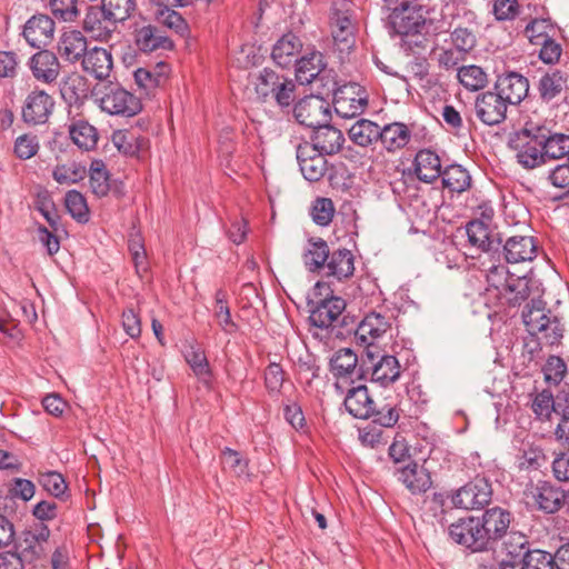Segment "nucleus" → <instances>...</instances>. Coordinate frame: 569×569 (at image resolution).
<instances>
[{"instance_id":"f257e3e1","label":"nucleus","mask_w":569,"mask_h":569,"mask_svg":"<svg viewBox=\"0 0 569 569\" xmlns=\"http://www.w3.org/2000/svg\"><path fill=\"white\" fill-rule=\"evenodd\" d=\"M422 7H402L391 16L393 30L402 37V41L409 48L412 46L426 48L428 36H435L443 31L445 23L437 26L425 17Z\"/></svg>"},{"instance_id":"f03ea898","label":"nucleus","mask_w":569,"mask_h":569,"mask_svg":"<svg viewBox=\"0 0 569 569\" xmlns=\"http://www.w3.org/2000/svg\"><path fill=\"white\" fill-rule=\"evenodd\" d=\"M92 97L100 109L111 116L133 117L142 110L140 99L117 82L96 84Z\"/></svg>"},{"instance_id":"7ed1b4c3","label":"nucleus","mask_w":569,"mask_h":569,"mask_svg":"<svg viewBox=\"0 0 569 569\" xmlns=\"http://www.w3.org/2000/svg\"><path fill=\"white\" fill-rule=\"evenodd\" d=\"M523 323L530 335H541L548 345H556L562 338V328L551 311L546 309V302L540 298H531L522 311Z\"/></svg>"},{"instance_id":"20e7f679","label":"nucleus","mask_w":569,"mask_h":569,"mask_svg":"<svg viewBox=\"0 0 569 569\" xmlns=\"http://www.w3.org/2000/svg\"><path fill=\"white\" fill-rule=\"evenodd\" d=\"M253 84L260 99H273L281 109L289 108L296 98L295 81L268 68L259 72Z\"/></svg>"},{"instance_id":"39448f33","label":"nucleus","mask_w":569,"mask_h":569,"mask_svg":"<svg viewBox=\"0 0 569 569\" xmlns=\"http://www.w3.org/2000/svg\"><path fill=\"white\" fill-rule=\"evenodd\" d=\"M508 144L516 152L519 164L525 169H535L543 164L539 126L527 123L525 128L510 134Z\"/></svg>"},{"instance_id":"423d86ee","label":"nucleus","mask_w":569,"mask_h":569,"mask_svg":"<svg viewBox=\"0 0 569 569\" xmlns=\"http://www.w3.org/2000/svg\"><path fill=\"white\" fill-rule=\"evenodd\" d=\"M492 497V487L488 479L477 477L451 495L456 508L475 510L485 508Z\"/></svg>"},{"instance_id":"0eeeda50","label":"nucleus","mask_w":569,"mask_h":569,"mask_svg":"<svg viewBox=\"0 0 569 569\" xmlns=\"http://www.w3.org/2000/svg\"><path fill=\"white\" fill-rule=\"evenodd\" d=\"M450 538L458 545L472 551H482L491 548L483 526L479 518L468 517L449 527Z\"/></svg>"},{"instance_id":"6e6552de","label":"nucleus","mask_w":569,"mask_h":569,"mask_svg":"<svg viewBox=\"0 0 569 569\" xmlns=\"http://www.w3.org/2000/svg\"><path fill=\"white\" fill-rule=\"evenodd\" d=\"M346 301L336 296L325 298L317 302L311 310L309 320L312 326L320 329L337 328L347 326Z\"/></svg>"},{"instance_id":"1a4fd4ad","label":"nucleus","mask_w":569,"mask_h":569,"mask_svg":"<svg viewBox=\"0 0 569 569\" xmlns=\"http://www.w3.org/2000/svg\"><path fill=\"white\" fill-rule=\"evenodd\" d=\"M50 536L49 527L41 522L26 528L17 542L20 556L29 560L42 559L48 552Z\"/></svg>"},{"instance_id":"9d476101","label":"nucleus","mask_w":569,"mask_h":569,"mask_svg":"<svg viewBox=\"0 0 569 569\" xmlns=\"http://www.w3.org/2000/svg\"><path fill=\"white\" fill-rule=\"evenodd\" d=\"M297 121L306 127L316 128L330 120L329 103L317 94L299 100L293 108Z\"/></svg>"},{"instance_id":"9b49d317","label":"nucleus","mask_w":569,"mask_h":569,"mask_svg":"<svg viewBox=\"0 0 569 569\" xmlns=\"http://www.w3.org/2000/svg\"><path fill=\"white\" fill-rule=\"evenodd\" d=\"M526 497L528 505L545 513L557 512L566 499L562 490L546 481H540L528 488Z\"/></svg>"},{"instance_id":"f8f14e48","label":"nucleus","mask_w":569,"mask_h":569,"mask_svg":"<svg viewBox=\"0 0 569 569\" xmlns=\"http://www.w3.org/2000/svg\"><path fill=\"white\" fill-rule=\"evenodd\" d=\"M508 106L495 90H489L477 96L475 111L482 123L496 126L506 119Z\"/></svg>"},{"instance_id":"ddd939ff","label":"nucleus","mask_w":569,"mask_h":569,"mask_svg":"<svg viewBox=\"0 0 569 569\" xmlns=\"http://www.w3.org/2000/svg\"><path fill=\"white\" fill-rule=\"evenodd\" d=\"M54 31L53 19L48 14L37 13L26 21L21 36L30 47L41 49L53 40Z\"/></svg>"},{"instance_id":"4468645a","label":"nucleus","mask_w":569,"mask_h":569,"mask_svg":"<svg viewBox=\"0 0 569 569\" xmlns=\"http://www.w3.org/2000/svg\"><path fill=\"white\" fill-rule=\"evenodd\" d=\"M367 104V93L358 84L345 86L335 93V110L342 118H353L361 114Z\"/></svg>"},{"instance_id":"2eb2a0df","label":"nucleus","mask_w":569,"mask_h":569,"mask_svg":"<svg viewBox=\"0 0 569 569\" xmlns=\"http://www.w3.org/2000/svg\"><path fill=\"white\" fill-rule=\"evenodd\" d=\"M493 90L509 106L519 104L529 92L528 79L518 72H506L497 77Z\"/></svg>"},{"instance_id":"dca6fc26","label":"nucleus","mask_w":569,"mask_h":569,"mask_svg":"<svg viewBox=\"0 0 569 569\" xmlns=\"http://www.w3.org/2000/svg\"><path fill=\"white\" fill-rule=\"evenodd\" d=\"M54 101L42 90L31 91L22 107V119L29 124H43L52 113Z\"/></svg>"},{"instance_id":"f3484780","label":"nucleus","mask_w":569,"mask_h":569,"mask_svg":"<svg viewBox=\"0 0 569 569\" xmlns=\"http://www.w3.org/2000/svg\"><path fill=\"white\" fill-rule=\"evenodd\" d=\"M116 28L117 22L107 14L102 6H91L88 8L83 19V29L96 40L108 41Z\"/></svg>"},{"instance_id":"a211bd4d","label":"nucleus","mask_w":569,"mask_h":569,"mask_svg":"<svg viewBox=\"0 0 569 569\" xmlns=\"http://www.w3.org/2000/svg\"><path fill=\"white\" fill-rule=\"evenodd\" d=\"M297 160L302 176L308 181H319L327 171L325 156L317 152L310 143H303L298 147Z\"/></svg>"},{"instance_id":"6ab92c4d","label":"nucleus","mask_w":569,"mask_h":569,"mask_svg":"<svg viewBox=\"0 0 569 569\" xmlns=\"http://www.w3.org/2000/svg\"><path fill=\"white\" fill-rule=\"evenodd\" d=\"M33 77L42 83H53L60 74V62L57 56L49 50H40L29 60Z\"/></svg>"},{"instance_id":"aec40b11","label":"nucleus","mask_w":569,"mask_h":569,"mask_svg":"<svg viewBox=\"0 0 569 569\" xmlns=\"http://www.w3.org/2000/svg\"><path fill=\"white\" fill-rule=\"evenodd\" d=\"M537 242L533 237L513 236L503 244V254L509 263L531 261L537 257Z\"/></svg>"},{"instance_id":"412c9836","label":"nucleus","mask_w":569,"mask_h":569,"mask_svg":"<svg viewBox=\"0 0 569 569\" xmlns=\"http://www.w3.org/2000/svg\"><path fill=\"white\" fill-rule=\"evenodd\" d=\"M481 526L486 530L487 538L490 546L503 538L508 533V528L511 523V513L500 507L487 509L480 519Z\"/></svg>"},{"instance_id":"4be33fe9","label":"nucleus","mask_w":569,"mask_h":569,"mask_svg":"<svg viewBox=\"0 0 569 569\" xmlns=\"http://www.w3.org/2000/svg\"><path fill=\"white\" fill-rule=\"evenodd\" d=\"M313 129L315 131L311 137L312 143L310 146L315 148L317 152L326 156L335 154L340 151L345 142V137L339 129L328 124V122Z\"/></svg>"},{"instance_id":"5701e85b","label":"nucleus","mask_w":569,"mask_h":569,"mask_svg":"<svg viewBox=\"0 0 569 569\" xmlns=\"http://www.w3.org/2000/svg\"><path fill=\"white\" fill-rule=\"evenodd\" d=\"M529 296V280L525 277H511V281H509L491 303L501 309L517 307L527 300Z\"/></svg>"},{"instance_id":"b1692460","label":"nucleus","mask_w":569,"mask_h":569,"mask_svg":"<svg viewBox=\"0 0 569 569\" xmlns=\"http://www.w3.org/2000/svg\"><path fill=\"white\" fill-rule=\"evenodd\" d=\"M81 66L86 73L98 80H106L113 67L111 52L104 48L93 47L83 57Z\"/></svg>"},{"instance_id":"393cba45","label":"nucleus","mask_w":569,"mask_h":569,"mask_svg":"<svg viewBox=\"0 0 569 569\" xmlns=\"http://www.w3.org/2000/svg\"><path fill=\"white\" fill-rule=\"evenodd\" d=\"M397 478L413 495L426 492L432 483L430 473L415 461L397 469Z\"/></svg>"},{"instance_id":"a878e982","label":"nucleus","mask_w":569,"mask_h":569,"mask_svg":"<svg viewBox=\"0 0 569 569\" xmlns=\"http://www.w3.org/2000/svg\"><path fill=\"white\" fill-rule=\"evenodd\" d=\"M370 361L371 381L387 387L393 383L400 377V365L395 356L383 355L378 361L373 362V356L367 352Z\"/></svg>"},{"instance_id":"bb28decb","label":"nucleus","mask_w":569,"mask_h":569,"mask_svg":"<svg viewBox=\"0 0 569 569\" xmlns=\"http://www.w3.org/2000/svg\"><path fill=\"white\" fill-rule=\"evenodd\" d=\"M88 50L87 39L78 30L66 31L59 40V54L70 63L82 61Z\"/></svg>"},{"instance_id":"cd10ccee","label":"nucleus","mask_w":569,"mask_h":569,"mask_svg":"<svg viewBox=\"0 0 569 569\" xmlns=\"http://www.w3.org/2000/svg\"><path fill=\"white\" fill-rule=\"evenodd\" d=\"M346 410L357 419H368L375 409V400L366 386L351 388L345 398Z\"/></svg>"},{"instance_id":"c85d7f7f","label":"nucleus","mask_w":569,"mask_h":569,"mask_svg":"<svg viewBox=\"0 0 569 569\" xmlns=\"http://www.w3.org/2000/svg\"><path fill=\"white\" fill-rule=\"evenodd\" d=\"M302 49V42L292 32L283 34L272 48L271 57L281 68H287L299 60L297 57Z\"/></svg>"},{"instance_id":"c756f323","label":"nucleus","mask_w":569,"mask_h":569,"mask_svg":"<svg viewBox=\"0 0 569 569\" xmlns=\"http://www.w3.org/2000/svg\"><path fill=\"white\" fill-rule=\"evenodd\" d=\"M539 136L543 148V164L569 154V136L565 133H552L546 127L540 126Z\"/></svg>"},{"instance_id":"7c9ffc66","label":"nucleus","mask_w":569,"mask_h":569,"mask_svg":"<svg viewBox=\"0 0 569 569\" xmlns=\"http://www.w3.org/2000/svg\"><path fill=\"white\" fill-rule=\"evenodd\" d=\"M411 139V131L402 122H392L379 127L378 141L388 152H396L403 149Z\"/></svg>"},{"instance_id":"2f4dec72","label":"nucleus","mask_w":569,"mask_h":569,"mask_svg":"<svg viewBox=\"0 0 569 569\" xmlns=\"http://www.w3.org/2000/svg\"><path fill=\"white\" fill-rule=\"evenodd\" d=\"M136 44L143 52H153L157 50H171L172 40L167 37L159 28L148 24L136 32Z\"/></svg>"},{"instance_id":"473e14b6","label":"nucleus","mask_w":569,"mask_h":569,"mask_svg":"<svg viewBox=\"0 0 569 569\" xmlns=\"http://www.w3.org/2000/svg\"><path fill=\"white\" fill-rule=\"evenodd\" d=\"M415 171L419 180L428 183L435 181L442 173L439 156L429 149L418 151L415 158Z\"/></svg>"},{"instance_id":"72a5a7b5","label":"nucleus","mask_w":569,"mask_h":569,"mask_svg":"<svg viewBox=\"0 0 569 569\" xmlns=\"http://www.w3.org/2000/svg\"><path fill=\"white\" fill-rule=\"evenodd\" d=\"M326 62L319 51L301 57L296 63V78L301 84H309L325 70Z\"/></svg>"},{"instance_id":"f704fd0d","label":"nucleus","mask_w":569,"mask_h":569,"mask_svg":"<svg viewBox=\"0 0 569 569\" xmlns=\"http://www.w3.org/2000/svg\"><path fill=\"white\" fill-rule=\"evenodd\" d=\"M326 274L338 280L351 277L355 272V257L348 249H338L329 253Z\"/></svg>"},{"instance_id":"c9c22d12","label":"nucleus","mask_w":569,"mask_h":569,"mask_svg":"<svg viewBox=\"0 0 569 569\" xmlns=\"http://www.w3.org/2000/svg\"><path fill=\"white\" fill-rule=\"evenodd\" d=\"M169 68L160 62L153 68H138L133 76L137 86L149 94L153 89L162 86L168 76Z\"/></svg>"},{"instance_id":"e433bc0d","label":"nucleus","mask_w":569,"mask_h":569,"mask_svg":"<svg viewBox=\"0 0 569 569\" xmlns=\"http://www.w3.org/2000/svg\"><path fill=\"white\" fill-rule=\"evenodd\" d=\"M390 327L389 319L379 313L370 312L358 325L356 335L363 342L370 343L368 339H376L381 337Z\"/></svg>"},{"instance_id":"4c0bfd02","label":"nucleus","mask_w":569,"mask_h":569,"mask_svg":"<svg viewBox=\"0 0 569 569\" xmlns=\"http://www.w3.org/2000/svg\"><path fill=\"white\" fill-rule=\"evenodd\" d=\"M486 299L488 302H491L500 291L511 281V277L513 274L509 273L508 268L502 263H491L486 269Z\"/></svg>"},{"instance_id":"58836bf2","label":"nucleus","mask_w":569,"mask_h":569,"mask_svg":"<svg viewBox=\"0 0 569 569\" xmlns=\"http://www.w3.org/2000/svg\"><path fill=\"white\" fill-rule=\"evenodd\" d=\"M72 142L81 150L90 151L97 147L98 131L86 120H76L69 126Z\"/></svg>"},{"instance_id":"ea45409f","label":"nucleus","mask_w":569,"mask_h":569,"mask_svg":"<svg viewBox=\"0 0 569 569\" xmlns=\"http://www.w3.org/2000/svg\"><path fill=\"white\" fill-rule=\"evenodd\" d=\"M399 417L400 411L392 392H389L383 401H375V409L370 417L375 423L385 428H391L398 422Z\"/></svg>"},{"instance_id":"a19ab883","label":"nucleus","mask_w":569,"mask_h":569,"mask_svg":"<svg viewBox=\"0 0 569 569\" xmlns=\"http://www.w3.org/2000/svg\"><path fill=\"white\" fill-rule=\"evenodd\" d=\"M442 184L450 192L462 193L471 187V176L460 164H450L441 173Z\"/></svg>"},{"instance_id":"79ce46f5","label":"nucleus","mask_w":569,"mask_h":569,"mask_svg":"<svg viewBox=\"0 0 569 569\" xmlns=\"http://www.w3.org/2000/svg\"><path fill=\"white\" fill-rule=\"evenodd\" d=\"M329 253V247L323 239L317 238L309 240L308 248L303 253L306 268L312 272L325 268Z\"/></svg>"},{"instance_id":"37998d69","label":"nucleus","mask_w":569,"mask_h":569,"mask_svg":"<svg viewBox=\"0 0 569 569\" xmlns=\"http://www.w3.org/2000/svg\"><path fill=\"white\" fill-rule=\"evenodd\" d=\"M330 28L335 44L339 51L343 52L353 46L355 23L352 16H343L338 21H331Z\"/></svg>"},{"instance_id":"c03bdc74","label":"nucleus","mask_w":569,"mask_h":569,"mask_svg":"<svg viewBox=\"0 0 569 569\" xmlns=\"http://www.w3.org/2000/svg\"><path fill=\"white\" fill-rule=\"evenodd\" d=\"M503 549L507 556L510 557V560L505 561L512 562L518 567L526 557L527 550H531L529 548V541L527 537L518 531L506 533L503 540Z\"/></svg>"},{"instance_id":"a18cd8bd","label":"nucleus","mask_w":569,"mask_h":569,"mask_svg":"<svg viewBox=\"0 0 569 569\" xmlns=\"http://www.w3.org/2000/svg\"><path fill=\"white\" fill-rule=\"evenodd\" d=\"M378 130L379 126L376 122L361 119L350 127L348 134L353 143L360 147H368L372 142L378 141Z\"/></svg>"},{"instance_id":"49530a36","label":"nucleus","mask_w":569,"mask_h":569,"mask_svg":"<svg viewBox=\"0 0 569 569\" xmlns=\"http://www.w3.org/2000/svg\"><path fill=\"white\" fill-rule=\"evenodd\" d=\"M358 357L350 348L339 349L330 359V370L337 377H348L357 368Z\"/></svg>"},{"instance_id":"de8ad7c7","label":"nucleus","mask_w":569,"mask_h":569,"mask_svg":"<svg viewBox=\"0 0 569 569\" xmlns=\"http://www.w3.org/2000/svg\"><path fill=\"white\" fill-rule=\"evenodd\" d=\"M457 78L459 82L470 91H477L486 87L488 82L487 73L476 64L463 66L458 69Z\"/></svg>"},{"instance_id":"09e8293b","label":"nucleus","mask_w":569,"mask_h":569,"mask_svg":"<svg viewBox=\"0 0 569 569\" xmlns=\"http://www.w3.org/2000/svg\"><path fill=\"white\" fill-rule=\"evenodd\" d=\"M567 82L563 72L555 70L543 74L539 81V92L545 101H551L561 93Z\"/></svg>"},{"instance_id":"8fccbe9b","label":"nucleus","mask_w":569,"mask_h":569,"mask_svg":"<svg viewBox=\"0 0 569 569\" xmlns=\"http://www.w3.org/2000/svg\"><path fill=\"white\" fill-rule=\"evenodd\" d=\"M466 232L468 240L472 246L478 247L486 252L493 249L495 240L491 239L490 230L485 222L479 220L470 221L466 226Z\"/></svg>"},{"instance_id":"3c124183","label":"nucleus","mask_w":569,"mask_h":569,"mask_svg":"<svg viewBox=\"0 0 569 569\" xmlns=\"http://www.w3.org/2000/svg\"><path fill=\"white\" fill-rule=\"evenodd\" d=\"M213 316L223 332L232 335L237 331L238 326L231 319L230 308L227 305V293L222 289L216 292Z\"/></svg>"},{"instance_id":"603ef678","label":"nucleus","mask_w":569,"mask_h":569,"mask_svg":"<svg viewBox=\"0 0 569 569\" xmlns=\"http://www.w3.org/2000/svg\"><path fill=\"white\" fill-rule=\"evenodd\" d=\"M89 183L92 192L98 197H104L110 189L109 172L102 160H93L90 166Z\"/></svg>"},{"instance_id":"864d4df0","label":"nucleus","mask_w":569,"mask_h":569,"mask_svg":"<svg viewBox=\"0 0 569 569\" xmlns=\"http://www.w3.org/2000/svg\"><path fill=\"white\" fill-rule=\"evenodd\" d=\"M101 6L107 11V14L118 24L132 16L137 3L136 0H102Z\"/></svg>"},{"instance_id":"5fc2aeb1","label":"nucleus","mask_w":569,"mask_h":569,"mask_svg":"<svg viewBox=\"0 0 569 569\" xmlns=\"http://www.w3.org/2000/svg\"><path fill=\"white\" fill-rule=\"evenodd\" d=\"M519 569H557L555 556L541 549L527 550Z\"/></svg>"},{"instance_id":"6e6d98bb","label":"nucleus","mask_w":569,"mask_h":569,"mask_svg":"<svg viewBox=\"0 0 569 569\" xmlns=\"http://www.w3.org/2000/svg\"><path fill=\"white\" fill-rule=\"evenodd\" d=\"M184 359L198 378L203 381L210 378L211 371L209 363L204 352L200 348L190 346L184 352Z\"/></svg>"},{"instance_id":"4d7b16f0","label":"nucleus","mask_w":569,"mask_h":569,"mask_svg":"<svg viewBox=\"0 0 569 569\" xmlns=\"http://www.w3.org/2000/svg\"><path fill=\"white\" fill-rule=\"evenodd\" d=\"M52 174L60 184H72L82 180L87 174V170L86 167L77 162H69L57 166Z\"/></svg>"},{"instance_id":"13d9d810","label":"nucleus","mask_w":569,"mask_h":569,"mask_svg":"<svg viewBox=\"0 0 569 569\" xmlns=\"http://www.w3.org/2000/svg\"><path fill=\"white\" fill-rule=\"evenodd\" d=\"M68 212L79 222H87L89 219V210L84 197L76 191H68L64 199Z\"/></svg>"},{"instance_id":"bf43d9fd","label":"nucleus","mask_w":569,"mask_h":569,"mask_svg":"<svg viewBox=\"0 0 569 569\" xmlns=\"http://www.w3.org/2000/svg\"><path fill=\"white\" fill-rule=\"evenodd\" d=\"M51 13L64 22H73L80 14L78 0H49Z\"/></svg>"},{"instance_id":"052dcab7","label":"nucleus","mask_w":569,"mask_h":569,"mask_svg":"<svg viewBox=\"0 0 569 569\" xmlns=\"http://www.w3.org/2000/svg\"><path fill=\"white\" fill-rule=\"evenodd\" d=\"M553 30L549 20L536 19L527 24L525 34L530 43L538 46L551 38L550 32Z\"/></svg>"},{"instance_id":"680f3d73","label":"nucleus","mask_w":569,"mask_h":569,"mask_svg":"<svg viewBox=\"0 0 569 569\" xmlns=\"http://www.w3.org/2000/svg\"><path fill=\"white\" fill-rule=\"evenodd\" d=\"M335 206L329 198H317L312 204L311 217L318 226H328L333 218Z\"/></svg>"},{"instance_id":"e2e57ef3","label":"nucleus","mask_w":569,"mask_h":569,"mask_svg":"<svg viewBox=\"0 0 569 569\" xmlns=\"http://www.w3.org/2000/svg\"><path fill=\"white\" fill-rule=\"evenodd\" d=\"M221 463L224 469L230 470L233 475L240 477L247 473L248 462L240 453L233 449L226 447L221 451Z\"/></svg>"},{"instance_id":"0e129e2a","label":"nucleus","mask_w":569,"mask_h":569,"mask_svg":"<svg viewBox=\"0 0 569 569\" xmlns=\"http://www.w3.org/2000/svg\"><path fill=\"white\" fill-rule=\"evenodd\" d=\"M157 18L160 23L173 30L176 33L180 36H183L188 30V26L184 19L181 17L180 13L172 9L158 10Z\"/></svg>"},{"instance_id":"69168bd1","label":"nucleus","mask_w":569,"mask_h":569,"mask_svg":"<svg viewBox=\"0 0 569 569\" xmlns=\"http://www.w3.org/2000/svg\"><path fill=\"white\" fill-rule=\"evenodd\" d=\"M39 482L47 492L57 498L61 497L67 489L64 478L56 471L41 475Z\"/></svg>"},{"instance_id":"338daca9","label":"nucleus","mask_w":569,"mask_h":569,"mask_svg":"<svg viewBox=\"0 0 569 569\" xmlns=\"http://www.w3.org/2000/svg\"><path fill=\"white\" fill-rule=\"evenodd\" d=\"M451 42L456 50L465 56L476 46V36L467 28H457L451 33Z\"/></svg>"},{"instance_id":"774afa93","label":"nucleus","mask_w":569,"mask_h":569,"mask_svg":"<svg viewBox=\"0 0 569 569\" xmlns=\"http://www.w3.org/2000/svg\"><path fill=\"white\" fill-rule=\"evenodd\" d=\"M284 381V371L277 362H271L264 370V385L269 393H279Z\"/></svg>"}]
</instances>
